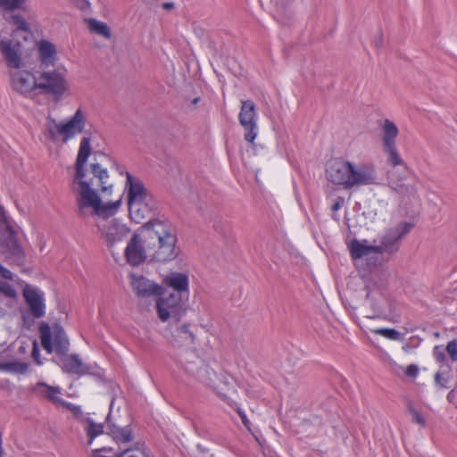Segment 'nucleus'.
<instances>
[{
    "instance_id": "obj_27",
    "label": "nucleus",
    "mask_w": 457,
    "mask_h": 457,
    "mask_svg": "<svg viewBox=\"0 0 457 457\" xmlns=\"http://www.w3.org/2000/svg\"><path fill=\"white\" fill-rule=\"evenodd\" d=\"M38 54L42 66L46 68L50 65H54L56 61V48L53 43L47 40H41L38 44Z\"/></svg>"
},
{
    "instance_id": "obj_28",
    "label": "nucleus",
    "mask_w": 457,
    "mask_h": 457,
    "mask_svg": "<svg viewBox=\"0 0 457 457\" xmlns=\"http://www.w3.org/2000/svg\"><path fill=\"white\" fill-rule=\"evenodd\" d=\"M349 250L353 260L377 253V246L368 245L366 240L361 242L358 239H353L349 245Z\"/></svg>"
},
{
    "instance_id": "obj_1",
    "label": "nucleus",
    "mask_w": 457,
    "mask_h": 457,
    "mask_svg": "<svg viewBox=\"0 0 457 457\" xmlns=\"http://www.w3.org/2000/svg\"><path fill=\"white\" fill-rule=\"evenodd\" d=\"M140 230L151 253V262H168L179 256L177 229L170 220H150L140 227Z\"/></svg>"
},
{
    "instance_id": "obj_25",
    "label": "nucleus",
    "mask_w": 457,
    "mask_h": 457,
    "mask_svg": "<svg viewBox=\"0 0 457 457\" xmlns=\"http://www.w3.org/2000/svg\"><path fill=\"white\" fill-rule=\"evenodd\" d=\"M31 392L36 396L48 400L56 406L61 403L62 398L59 395L62 393V388L60 386H53L45 382H38L31 386Z\"/></svg>"
},
{
    "instance_id": "obj_42",
    "label": "nucleus",
    "mask_w": 457,
    "mask_h": 457,
    "mask_svg": "<svg viewBox=\"0 0 457 457\" xmlns=\"http://www.w3.org/2000/svg\"><path fill=\"white\" fill-rule=\"evenodd\" d=\"M0 229L5 233L14 229L2 206H0Z\"/></svg>"
},
{
    "instance_id": "obj_57",
    "label": "nucleus",
    "mask_w": 457,
    "mask_h": 457,
    "mask_svg": "<svg viewBox=\"0 0 457 457\" xmlns=\"http://www.w3.org/2000/svg\"><path fill=\"white\" fill-rule=\"evenodd\" d=\"M142 457H147L145 453H141Z\"/></svg>"
},
{
    "instance_id": "obj_19",
    "label": "nucleus",
    "mask_w": 457,
    "mask_h": 457,
    "mask_svg": "<svg viewBox=\"0 0 457 457\" xmlns=\"http://www.w3.org/2000/svg\"><path fill=\"white\" fill-rule=\"evenodd\" d=\"M91 154L90 137H83L80 140L79 153L75 162V176L73 178V184H77L80 187L81 181H86L85 164Z\"/></svg>"
},
{
    "instance_id": "obj_31",
    "label": "nucleus",
    "mask_w": 457,
    "mask_h": 457,
    "mask_svg": "<svg viewBox=\"0 0 457 457\" xmlns=\"http://www.w3.org/2000/svg\"><path fill=\"white\" fill-rule=\"evenodd\" d=\"M453 379V374L450 366L441 367V369L435 374L434 381L437 387L441 389H448L451 387L449 383Z\"/></svg>"
},
{
    "instance_id": "obj_44",
    "label": "nucleus",
    "mask_w": 457,
    "mask_h": 457,
    "mask_svg": "<svg viewBox=\"0 0 457 457\" xmlns=\"http://www.w3.org/2000/svg\"><path fill=\"white\" fill-rule=\"evenodd\" d=\"M0 292L6 297H14L16 291L12 285L0 279Z\"/></svg>"
},
{
    "instance_id": "obj_41",
    "label": "nucleus",
    "mask_w": 457,
    "mask_h": 457,
    "mask_svg": "<svg viewBox=\"0 0 457 457\" xmlns=\"http://www.w3.org/2000/svg\"><path fill=\"white\" fill-rule=\"evenodd\" d=\"M407 408H408L409 411L411 412V414L412 415V421L420 425L421 427H425L426 426L425 418L418 410H416L413 407L412 403L411 401L407 402Z\"/></svg>"
},
{
    "instance_id": "obj_21",
    "label": "nucleus",
    "mask_w": 457,
    "mask_h": 457,
    "mask_svg": "<svg viewBox=\"0 0 457 457\" xmlns=\"http://www.w3.org/2000/svg\"><path fill=\"white\" fill-rule=\"evenodd\" d=\"M62 357V369L63 372L79 377L92 373V367L82 361L79 355L77 353L66 354Z\"/></svg>"
},
{
    "instance_id": "obj_14",
    "label": "nucleus",
    "mask_w": 457,
    "mask_h": 457,
    "mask_svg": "<svg viewBox=\"0 0 457 457\" xmlns=\"http://www.w3.org/2000/svg\"><path fill=\"white\" fill-rule=\"evenodd\" d=\"M0 240L6 258L17 265L23 264L25 253L18 242L15 230L12 229L7 232L6 235H2Z\"/></svg>"
},
{
    "instance_id": "obj_15",
    "label": "nucleus",
    "mask_w": 457,
    "mask_h": 457,
    "mask_svg": "<svg viewBox=\"0 0 457 457\" xmlns=\"http://www.w3.org/2000/svg\"><path fill=\"white\" fill-rule=\"evenodd\" d=\"M349 164L350 162L341 159L328 162L326 168V177L328 180L347 189Z\"/></svg>"
},
{
    "instance_id": "obj_13",
    "label": "nucleus",
    "mask_w": 457,
    "mask_h": 457,
    "mask_svg": "<svg viewBox=\"0 0 457 457\" xmlns=\"http://www.w3.org/2000/svg\"><path fill=\"white\" fill-rule=\"evenodd\" d=\"M128 206L129 217L136 223H141L145 219L153 220L152 218L158 212L159 209L158 202L154 196L144 201H137Z\"/></svg>"
},
{
    "instance_id": "obj_46",
    "label": "nucleus",
    "mask_w": 457,
    "mask_h": 457,
    "mask_svg": "<svg viewBox=\"0 0 457 457\" xmlns=\"http://www.w3.org/2000/svg\"><path fill=\"white\" fill-rule=\"evenodd\" d=\"M31 357L33 358V360L35 361V362L37 365L42 364V361L40 359V351H39V348H38V345H37V343L36 340L33 342Z\"/></svg>"
},
{
    "instance_id": "obj_23",
    "label": "nucleus",
    "mask_w": 457,
    "mask_h": 457,
    "mask_svg": "<svg viewBox=\"0 0 457 457\" xmlns=\"http://www.w3.org/2000/svg\"><path fill=\"white\" fill-rule=\"evenodd\" d=\"M165 285L172 289L171 293H180L181 295L189 296L188 276L181 272H170L163 279Z\"/></svg>"
},
{
    "instance_id": "obj_2",
    "label": "nucleus",
    "mask_w": 457,
    "mask_h": 457,
    "mask_svg": "<svg viewBox=\"0 0 457 457\" xmlns=\"http://www.w3.org/2000/svg\"><path fill=\"white\" fill-rule=\"evenodd\" d=\"M92 182L81 181L80 187L77 189L79 196L77 198V213L80 218H86L89 215L87 209L91 208V215H96L107 221L109 217L113 216L121 204V198L115 202L102 203V200L95 189L91 187Z\"/></svg>"
},
{
    "instance_id": "obj_32",
    "label": "nucleus",
    "mask_w": 457,
    "mask_h": 457,
    "mask_svg": "<svg viewBox=\"0 0 457 457\" xmlns=\"http://www.w3.org/2000/svg\"><path fill=\"white\" fill-rule=\"evenodd\" d=\"M389 187L399 195H411L416 192L413 184L404 183L402 179H395L391 178L388 182Z\"/></svg>"
},
{
    "instance_id": "obj_39",
    "label": "nucleus",
    "mask_w": 457,
    "mask_h": 457,
    "mask_svg": "<svg viewBox=\"0 0 457 457\" xmlns=\"http://www.w3.org/2000/svg\"><path fill=\"white\" fill-rule=\"evenodd\" d=\"M9 22L15 26L17 30L23 32H29V26L25 19L20 14H12L9 19Z\"/></svg>"
},
{
    "instance_id": "obj_38",
    "label": "nucleus",
    "mask_w": 457,
    "mask_h": 457,
    "mask_svg": "<svg viewBox=\"0 0 457 457\" xmlns=\"http://www.w3.org/2000/svg\"><path fill=\"white\" fill-rule=\"evenodd\" d=\"M365 290L367 303L370 304L373 311V314L366 315V318H375L381 312V308L378 302L376 301V297L372 295V290L370 289V287L369 285L365 287Z\"/></svg>"
},
{
    "instance_id": "obj_11",
    "label": "nucleus",
    "mask_w": 457,
    "mask_h": 457,
    "mask_svg": "<svg viewBox=\"0 0 457 457\" xmlns=\"http://www.w3.org/2000/svg\"><path fill=\"white\" fill-rule=\"evenodd\" d=\"M97 227L108 248L112 251L118 244L124 242L130 232V229L125 224L120 223L116 219L105 221L104 223L99 222Z\"/></svg>"
},
{
    "instance_id": "obj_51",
    "label": "nucleus",
    "mask_w": 457,
    "mask_h": 457,
    "mask_svg": "<svg viewBox=\"0 0 457 457\" xmlns=\"http://www.w3.org/2000/svg\"><path fill=\"white\" fill-rule=\"evenodd\" d=\"M0 276L5 279L12 280V273L0 263Z\"/></svg>"
},
{
    "instance_id": "obj_26",
    "label": "nucleus",
    "mask_w": 457,
    "mask_h": 457,
    "mask_svg": "<svg viewBox=\"0 0 457 457\" xmlns=\"http://www.w3.org/2000/svg\"><path fill=\"white\" fill-rule=\"evenodd\" d=\"M107 434L112 437L116 443H129L134 438L132 429L129 425L120 427L112 422L111 415L106 418Z\"/></svg>"
},
{
    "instance_id": "obj_33",
    "label": "nucleus",
    "mask_w": 457,
    "mask_h": 457,
    "mask_svg": "<svg viewBox=\"0 0 457 457\" xmlns=\"http://www.w3.org/2000/svg\"><path fill=\"white\" fill-rule=\"evenodd\" d=\"M29 370V364L19 361L0 362V371L25 374Z\"/></svg>"
},
{
    "instance_id": "obj_17",
    "label": "nucleus",
    "mask_w": 457,
    "mask_h": 457,
    "mask_svg": "<svg viewBox=\"0 0 457 457\" xmlns=\"http://www.w3.org/2000/svg\"><path fill=\"white\" fill-rule=\"evenodd\" d=\"M131 287L134 293L141 298L160 296L163 295V287L149 280L144 276L131 275Z\"/></svg>"
},
{
    "instance_id": "obj_36",
    "label": "nucleus",
    "mask_w": 457,
    "mask_h": 457,
    "mask_svg": "<svg viewBox=\"0 0 457 457\" xmlns=\"http://www.w3.org/2000/svg\"><path fill=\"white\" fill-rule=\"evenodd\" d=\"M88 25L92 32L104 36L106 38H110L111 31L107 24H105L104 22L98 21L95 19H90L88 21Z\"/></svg>"
},
{
    "instance_id": "obj_50",
    "label": "nucleus",
    "mask_w": 457,
    "mask_h": 457,
    "mask_svg": "<svg viewBox=\"0 0 457 457\" xmlns=\"http://www.w3.org/2000/svg\"><path fill=\"white\" fill-rule=\"evenodd\" d=\"M345 204V198L342 197V196H338L336 201L334 202V204H332L331 206V210L333 212H337L338 211L339 209L342 208V206L344 205Z\"/></svg>"
},
{
    "instance_id": "obj_35",
    "label": "nucleus",
    "mask_w": 457,
    "mask_h": 457,
    "mask_svg": "<svg viewBox=\"0 0 457 457\" xmlns=\"http://www.w3.org/2000/svg\"><path fill=\"white\" fill-rule=\"evenodd\" d=\"M62 122L57 123L54 119L49 118L46 124V137L51 141L56 140L59 135L62 136L61 128Z\"/></svg>"
},
{
    "instance_id": "obj_40",
    "label": "nucleus",
    "mask_w": 457,
    "mask_h": 457,
    "mask_svg": "<svg viewBox=\"0 0 457 457\" xmlns=\"http://www.w3.org/2000/svg\"><path fill=\"white\" fill-rule=\"evenodd\" d=\"M25 0H0V8L4 11H14L21 9Z\"/></svg>"
},
{
    "instance_id": "obj_3",
    "label": "nucleus",
    "mask_w": 457,
    "mask_h": 457,
    "mask_svg": "<svg viewBox=\"0 0 457 457\" xmlns=\"http://www.w3.org/2000/svg\"><path fill=\"white\" fill-rule=\"evenodd\" d=\"M173 360L179 369L190 377L215 390L221 389L217 384V374L195 352L178 350Z\"/></svg>"
},
{
    "instance_id": "obj_59",
    "label": "nucleus",
    "mask_w": 457,
    "mask_h": 457,
    "mask_svg": "<svg viewBox=\"0 0 457 457\" xmlns=\"http://www.w3.org/2000/svg\"><path fill=\"white\" fill-rule=\"evenodd\" d=\"M129 457H133V456H129Z\"/></svg>"
},
{
    "instance_id": "obj_5",
    "label": "nucleus",
    "mask_w": 457,
    "mask_h": 457,
    "mask_svg": "<svg viewBox=\"0 0 457 457\" xmlns=\"http://www.w3.org/2000/svg\"><path fill=\"white\" fill-rule=\"evenodd\" d=\"M39 334L41 345L48 353L55 352L59 356H65L68 353L70 341L60 324L56 323L53 326V338L51 328L46 322H42L39 325Z\"/></svg>"
},
{
    "instance_id": "obj_49",
    "label": "nucleus",
    "mask_w": 457,
    "mask_h": 457,
    "mask_svg": "<svg viewBox=\"0 0 457 457\" xmlns=\"http://www.w3.org/2000/svg\"><path fill=\"white\" fill-rule=\"evenodd\" d=\"M419 374V368L415 364H411L407 367L405 370V375L407 377L415 378Z\"/></svg>"
},
{
    "instance_id": "obj_4",
    "label": "nucleus",
    "mask_w": 457,
    "mask_h": 457,
    "mask_svg": "<svg viewBox=\"0 0 457 457\" xmlns=\"http://www.w3.org/2000/svg\"><path fill=\"white\" fill-rule=\"evenodd\" d=\"M188 297L180 293H170L167 295H160L156 301V312L158 318L162 322L170 319L179 321L185 316L187 310Z\"/></svg>"
},
{
    "instance_id": "obj_7",
    "label": "nucleus",
    "mask_w": 457,
    "mask_h": 457,
    "mask_svg": "<svg viewBox=\"0 0 457 457\" xmlns=\"http://www.w3.org/2000/svg\"><path fill=\"white\" fill-rule=\"evenodd\" d=\"M37 89L59 99L67 90V81L64 75L56 70L42 71L37 76Z\"/></svg>"
},
{
    "instance_id": "obj_58",
    "label": "nucleus",
    "mask_w": 457,
    "mask_h": 457,
    "mask_svg": "<svg viewBox=\"0 0 457 457\" xmlns=\"http://www.w3.org/2000/svg\"><path fill=\"white\" fill-rule=\"evenodd\" d=\"M197 101H198V98H195V99L194 100V104L197 103Z\"/></svg>"
},
{
    "instance_id": "obj_20",
    "label": "nucleus",
    "mask_w": 457,
    "mask_h": 457,
    "mask_svg": "<svg viewBox=\"0 0 457 457\" xmlns=\"http://www.w3.org/2000/svg\"><path fill=\"white\" fill-rule=\"evenodd\" d=\"M86 125V117L80 108H79L72 117L66 122H62L61 128L62 141L66 143L76 135L83 132Z\"/></svg>"
},
{
    "instance_id": "obj_18",
    "label": "nucleus",
    "mask_w": 457,
    "mask_h": 457,
    "mask_svg": "<svg viewBox=\"0 0 457 457\" xmlns=\"http://www.w3.org/2000/svg\"><path fill=\"white\" fill-rule=\"evenodd\" d=\"M12 89L20 94H27L37 89V77L28 71H18L10 74Z\"/></svg>"
},
{
    "instance_id": "obj_30",
    "label": "nucleus",
    "mask_w": 457,
    "mask_h": 457,
    "mask_svg": "<svg viewBox=\"0 0 457 457\" xmlns=\"http://www.w3.org/2000/svg\"><path fill=\"white\" fill-rule=\"evenodd\" d=\"M189 324H182L177 326L171 332L172 343H178L179 345H191L195 342V335L189 329Z\"/></svg>"
},
{
    "instance_id": "obj_45",
    "label": "nucleus",
    "mask_w": 457,
    "mask_h": 457,
    "mask_svg": "<svg viewBox=\"0 0 457 457\" xmlns=\"http://www.w3.org/2000/svg\"><path fill=\"white\" fill-rule=\"evenodd\" d=\"M446 352L450 355L453 361H457V340L450 341L446 345Z\"/></svg>"
},
{
    "instance_id": "obj_22",
    "label": "nucleus",
    "mask_w": 457,
    "mask_h": 457,
    "mask_svg": "<svg viewBox=\"0 0 457 457\" xmlns=\"http://www.w3.org/2000/svg\"><path fill=\"white\" fill-rule=\"evenodd\" d=\"M23 296L34 318L39 319L45 316L46 305L41 294L34 288H25Z\"/></svg>"
},
{
    "instance_id": "obj_43",
    "label": "nucleus",
    "mask_w": 457,
    "mask_h": 457,
    "mask_svg": "<svg viewBox=\"0 0 457 457\" xmlns=\"http://www.w3.org/2000/svg\"><path fill=\"white\" fill-rule=\"evenodd\" d=\"M57 406L66 408L67 410L71 411L73 413V415L77 418L82 415L80 406L66 402L63 399H61V403H59Z\"/></svg>"
},
{
    "instance_id": "obj_29",
    "label": "nucleus",
    "mask_w": 457,
    "mask_h": 457,
    "mask_svg": "<svg viewBox=\"0 0 457 457\" xmlns=\"http://www.w3.org/2000/svg\"><path fill=\"white\" fill-rule=\"evenodd\" d=\"M91 171L94 177L98 179V185L101 187V193L105 195H111L112 192V184L108 183L109 173L107 169L102 168L99 163H92Z\"/></svg>"
},
{
    "instance_id": "obj_48",
    "label": "nucleus",
    "mask_w": 457,
    "mask_h": 457,
    "mask_svg": "<svg viewBox=\"0 0 457 457\" xmlns=\"http://www.w3.org/2000/svg\"><path fill=\"white\" fill-rule=\"evenodd\" d=\"M434 356L438 362H444L446 359L445 352L440 346H435L433 351Z\"/></svg>"
},
{
    "instance_id": "obj_47",
    "label": "nucleus",
    "mask_w": 457,
    "mask_h": 457,
    "mask_svg": "<svg viewBox=\"0 0 457 457\" xmlns=\"http://www.w3.org/2000/svg\"><path fill=\"white\" fill-rule=\"evenodd\" d=\"M218 379L220 383L223 384L225 386H231L234 380L233 377L227 372L220 373Z\"/></svg>"
},
{
    "instance_id": "obj_55",
    "label": "nucleus",
    "mask_w": 457,
    "mask_h": 457,
    "mask_svg": "<svg viewBox=\"0 0 457 457\" xmlns=\"http://www.w3.org/2000/svg\"><path fill=\"white\" fill-rule=\"evenodd\" d=\"M173 5H174L173 3H165L163 4L164 8H166V9H170L173 7Z\"/></svg>"
},
{
    "instance_id": "obj_16",
    "label": "nucleus",
    "mask_w": 457,
    "mask_h": 457,
    "mask_svg": "<svg viewBox=\"0 0 457 457\" xmlns=\"http://www.w3.org/2000/svg\"><path fill=\"white\" fill-rule=\"evenodd\" d=\"M125 190L127 191L128 205L137 201H144L154 196L145 187L143 181L126 171Z\"/></svg>"
},
{
    "instance_id": "obj_52",
    "label": "nucleus",
    "mask_w": 457,
    "mask_h": 457,
    "mask_svg": "<svg viewBox=\"0 0 457 457\" xmlns=\"http://www.w3.org/2000/svg\"><path fill=\"white\" fill-rule=\"evenodd\" d=\"M78 8L81 11H86L89 8L90 3L88 0H74Z\"/></svg>"
},
{
    "instance_id": "obj_24",
    "label": "nucleus",
    "mask_w": 457,
    "mask_h": 457,
    "mask_svg": "<svg viewBox=\"0 0 457 457\" xmlns=\"http://www.w3.org/2000/svg\"><path fill=\"white\" fill-rule=\"evenodd\" d=\"M0 51L4 56L6 65L11 69H20L22 67L23 62L19 48L12 44V40H2Z\"/></svg>"
},
{
    "instance_id": "obj_10",
    "label": "nucleus",
    "mask_w": 457,
    "mask_h": 457,
    "mask_svg": "<svg viewBox=\"0 0 457 457\" xmlns=\"http://www.w3.org/2000/svg\"><path fill=\"white\" fill-rule=\"evenodd\" d=\"M238 120L245 129V140L248 143H253L258 135V126L256 105L252 100L241 101Z\"/></svg>"
},
{
    "instance_id": "obj_53",
    "label": "nucleus",
    "mask_w": 457,
    "mask_h": 457,
    "mask_svg": "<svg viewBox=\"0 0 457 457\" xmlns=\"http://www.w3.org/2000/svg\"><path fill=\"white\" fill-rule=\"evenodd\" d=\"M457 393V379L454 380L453 386L452 390L448 393L446 398L449 403H453L455 398V394Z\"/></svg>"
},
{
    "instance_id": "obj_9",
    "label": "nucleus",
    "mask_w": 457,
    "mask_h": 457,
    "mask_svg": "<svg viewBox=\"0 0 457 457\" xmlns=\"http://www.w3.org/2000/svg\"><path fill=\"white\" fill-rule=\"evenodd\" d=\"M398 132V129L393 121L388 119L385 120L382 126V146L384 153L387 154V162L392 166L403 164L395 145Z\"/></svg>"
},
{
    "instance_id": "obj_12",
    "label": "nucleus",
    "mask_w": 457,
    "mask_h": 457,
    "mask_svg": "<svg viewBox=\"0 0 457 457\" xmlns=\"http://www.w3.org/2000/svg\"><path fill=\"white\" fill-rule=\"evenodd\" d=\"M124 254L127 262L132 266H138L146 260L151 262V253L144 242V237L140 239L137 234H134L129 241Z\"/></svg>"
},
{
    "instance_id": "obj_6",
    "label": "nucleus",
    "mask_w": 457,
    "mask_h": 457,
    "mask_svg": "<svg viewBox=\"0 0 457 457\" xmlns=\"http://www.w3.org/2000/svg\"><path fill=\"white\" fill-rule=\"evenodd\" d=\"M413 224L411 222H400L395 227L387 229L377 246V253H396L401 245L402 239L411 232Z\"/></svg>"
},
{
    "instance_id": "obj_56",
    "label": "nucleus",
    "mask_w": 457,
    "mask_h": 457,
    "mask_svg": "<svg viewBox=\"0 0 457 457\" xmlns=\"http://www.w3.org/2000/svg\"><path fill=\"white\" fill-rule=\"evenodd\" d=\"M242 421L245 424V416H242Z\"/></svg>"
},
{
    "instance_id": "obj_34",
    "label": "nucleus",
    "mask_w": 457,
    "mask_h": 457,
    "mask_svg": "<svg viewBox=\"0 0 457 457\" xmlns=\"http://www.w3.org/2000/svg\"><path fill=\"white\" fill-rule=\"evenodd\" d=\"M87 427L85 428L87 436H88V445H91L93 440L104 433V425L102 423H96L92 419L87 418Z\"/></svg>"
},
{
    "instance_id": "obj_37",
    "label": "nucleus",
    "mask_w": 457,
    "mask_h": 457,
    "mask_svg": "<svg viewBox=\"0 0 457 457\" xmlns=\"http://www.w3.org/2000/svg\"><path fill=\"white\" fill-rule=\"evenodd\" d=\"M376 335H380L387 339L394 341H402L403 339V336L395 328H374L371 329Z\"/></svg>"
},
{
    "instance_id": "obj_54",
    "label": "nucleus",
    "mask_w": 457,
    "mask_h": 457,
    "mask_svg": "<svg viewBox=\"0 0 457 457\" xmlns=\"http://www.w3.org/2000/svg\"><path fill=\"white\" fill-rule=\"evenodd\" d=\"M374 43L376 47L380 48L383 43L382 36L379 35L378 37H376Z\"/></svg>"
},
{
    "instance_id": "obj_8",
    "label": "nucleus",
    "mask_w": 457,
    "mask_h": 457,
    "mask_svg": "<svg viewBox=\"0 0 457 457\" xmlns=\"http://www.w3.org/2000/svg\"><path fill=\"white\" fill-rule=\"evenodd\" d=\"M347 189L378 184V174L370 163L354 164L350 162Z\"/></svg>"
}]
</instances>
